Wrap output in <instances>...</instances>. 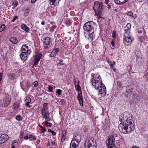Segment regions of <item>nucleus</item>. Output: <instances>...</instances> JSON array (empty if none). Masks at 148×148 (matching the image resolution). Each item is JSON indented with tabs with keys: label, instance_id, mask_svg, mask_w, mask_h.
Here are the masks:
<instances>
[{
	"label": "nucleus",
	"instance_id": "12",
	"mask_svg": "<svg viewBox=\"0 0 148 148\" xmlns=\"http://www.w3.org/2000/svg\"><path fill=\"white\" fill-rule=\"evenodd\" d=\"M22 53H26L27 54H30L31 52V50L29 49L28 47L26 45H23L21 47Z\"/></svg>",
	"mask_w": 148,
	"mask_h": 148
},
{
	"label": "nucleus",
	"instance_id": "2",
	"mask_svg": "<svg viewBox=\"0 0 148 148\" xmlns=\"http://www.w3.org/2000/svg\"><path fill=\"white\" fill-rule=\"evenodd\" d=\"M103 7L104 6L101 3H100L98 1L94 2L93 9L96 14H97L98 20H99L101 18H102L101 16Z\"/></svg>",
	"mask_w": 148,
	"mask_h": 148
},
{
	"label": "nucleus",
	"instance_id": "31",
	"mask_svg": "<svg viewBox=\"0 0 148 148\" xmlns=\"http://www.w3.org/2000/svg\"><path fill=\"white\" fill-rule=\"evenodd\" d=\"M29 12V9H26L25 10L24 13V15L25 16H27Z\"/></svg>",
	"mask_w": 148,
	"mask_h": 148
},
{
	"label": "nucleus",
	"instance_id": "50",
	"mask_svg": "<svg viewBox=\"0 0 148 148\" xmlns=\"http://www.w3.org/2000/svg\"><path fill=\"white\" fill-rule=\"evenodd\" d=\"M127 15L130 16H132L133 15V13L132 12L130 11L128 12Z\"/></svg>",
	"mask_w": 148,
	"mask_h": 148
},
{
	"label": "nucleus",
	"instance_id": "22",
	"mask_svg": "<svg viewBox=\"0 0 148 148\" xmlns=\"http://www.w3.org/2000/svg\"><path fill=\"white\" fill-rule=\"evenodd\" d=\"M8 76L9 79L11 80H14L16 78V75L12 73H8Z\"/></svg>",
	"mask_w": 148,
	"mask_h": 148
},
{
	"label": "nucleus",
	"instance_id": "33",
	"mask_svg": "<svg viewBox=\"0 0 148 148\" xmlns=\"http://www.w3.org/2000/svg\"><path fill=\"white\" fill-rule=\"evenodd\" d=\"M48 112V110H46L44 109H42L41 111V113L42 114V116L45 114L46 113H47Z\"/></svg>",
	"mask_w": 148,
	"mask_h": 148
},
{
	"label": "nucleus",
	"instance_id": "13",
	"mask_svg": "<svg viewBox=\"0 0 148 148\" xmlns=\"http://www.w3.org/2000/svg\"><path fill=\"white\" fill-rule=\"evenodd\" d=\"M127 115H126L125 112L121 114L119 117V121L121 123L123 122V123L127 122V119L126 118Z\"/></svg>",
	"mask_w": 148,
	"mask_h": 148
},
{
	"label": "nucleus",
	"instance_id": "36",
	"mask_svg": "<svg viewBox=\"0 0 148 148\" xmlns=\"http://www.w3.org/2000/svg\"><path fill=\"white\" fill-rule=\"evenodd\" d=\"M48 103H45L43 106V109H44L46 110H48V108L47 107Z\"/></svg>",
	"mask_w": 148,
	"mask_h": 148
},
{
	"label": "nucleus",
	"instance_id": "60",
	"mask_svg": "<svg viewBox=\"0 0 148 148\" xmlns=\"http://www.w3.org/2000/svg\"><path fill=\"white\" fill-rule=\"evenodd\" d=\"M37 0H31V2L32 3H34Z\"/></svg>",
	"mask_w": 148,
	"mask_h": 148
},
{
	"label": "nucleus",
	"instance_id": "57",
	"mask_svg": "<svg viewBox=\"0 0 148 148\" xmlns=\"http://www.w3.org/2000/svg\"><path fill=\"white\" fill-rule=\"evenodd\" d=\"M111 43L113 47H114V44H115L114 41H112L111 42Z\"/></svg>",
	"mask_w": 148,
	"mask_h": 148
},
{
	"label": "nucleus",
	"instance_id": "42",
	"mask_svg": "<svg viewBox=\"0 0 148 148\" xmlns=\"http://www.w3.org/2000/svg\"><path fill=\"white\" fill-rule=\"evenodd\" d=\"M12 4L15 7L18 4V2L16 0H14L13 1Z\"/></svg>",
	"mask_w": 148,
	"mask_h": 148
},
{
	"label": "nucleus",
	"instance_id": "53",
	"mask_svg": "<svg viewBox=\"0 0 148 148\" xmlns=\"http://www.w3.org/2000/svg\"><path fill=\"white\" fill-rule=\"evenodd\" d=\"M18 18V17L16 16H14L13 19L11 21L12 22H14Z\"/></svg>",
	"mask_w": 148,
	"mask_h": 148
},
{
	"label": "nucleus",
	"instance_id": "45",
	"mask_svg": "<svg viewBox=\"0 0 148 148\" xmlns=\"http://www.w3.org/2000/svg\"><path fill=\"white\" fill-rule=\"evenodd\" d=\"M61 90L60 89L57 90L56 93H58V95H60L61 94Z\"/></svg>",
	"mask_w": 148,
	"mask_h": 148
},
{
	"label": "nucleus",
	"instance_id": "41",
	"mask_svg": "<svg viewBox=\"0 0 148 148\" xmlns=\"http://www.w3.org/2000/svg\"><path fill=\"white\" fill-rule=\"evenodd\" d=\"M66 24L67 26H68L71 24V22L70 20H67L66 21Z\"/></svg>",
	"mask_w": 148,
	"mask_h": 148
},
{
	"label": "nucleus",
	"instance_id": "27",
	"mask_svg": "<svg viewBox=\"0 0 148 148\" xmlns=\"http://www.w3.org/2000/svg\"><path fill=\"white\" fill-rule=\"evenodd\" d=\"M50 115L49 112L43 115V117H44L45 119L48 121H50L51 120V119L49 117Z\"/></svg>",
	"mask_w": 148,
	"mask_h": 148
},
{
	"label": "nucleus",
	"instance_id": "49",
	"mask_svg": "<svg viewBox=\"0 0 148 148\" xmlns=\"http://www.w3.org/2000/svg\"><path fill=\"white\" fill-rule=\"evenodd\" d=\"M77 98L78 100L80 99H82V95H81L80 93L79 94H78Z\"/></svg>",
	"mask_w": 148,
	"mask_h": 148
},
{
	"label": "nucleus",
	"instance_id": "24",
	"mask_svg": "<svg viewBox=\"0 0 148 148\" xmlns=\"http://www.w3.org/2000/svg\"><path fill=\"white\" fill-rule=\"evenodd\" d=\"M95 82H98L102 83L101 77L99 75L97 74L96 75V77L95 78Z\"/></svg>",
	"mask_w": 148,
	"mask_h": 148
},
{
	"label": "nucleus",
	"instance_id": "52",
	"mask_svg": "<svg viewBox=\"0 0 148 148\" xmlns=\"http://www.w3.org/2000/svg\"><path fill=\"white\" fill-rule=\"evenodd\" d=\"M79 81H78V82H77V85L76 84H75V85L76 89L77 88H79V87H80V86L79 85Z\"/></svg>",
	"mask_w": 148,
	"mask_h": 148
},
{
	"label": "nucleus",
	"instance_id": "54",
	"mask_svg": "<svg viewBox=\"0 0 148 148\" xmlns=\"http://www.w3.org/2000/svg\"><path fill=\"white\" fill-rule=\"evenodd\" d=\"M29 103L28 102H26L25 105L26 106L28 107L29 108H30L31 107V106L29 105Z\"/></svg>",
	"mask_w": 148,
	"mask_h": 148
},
{
	"label": "nucleus",
	"instance_id": "4",
	"mask_svg": "<svg viewBox=\"0 0 148 148\" xmlns=\"http://www.w3.org/2000/svg\"><path fill=\"white\" fill-rule=\"evenodd\" d=\"M115 138L113 134L110 135L106 144L108 148H117L114 144Z\"/></svg>",
	"mask_w": 148,
	"mask_h": 148
},
{
	"label": "nucleus",
	"instance_id": "34",
	"mask_svg": "<svg viewBox=\"0 0 148 148\" xmlns=\"http://www.w3.org/2000/svg\"><path fill=\"white\" fill-rule=\"evenodd\" d=\"M15 119L16 120L18 121H20L22 119V118L21 116L18 115L16 116Z\"/></svg>",
	"mask_w": 148,
	"mask_h": 148
},
{
	"label": "nucleus",
	"instance_id": "26",
	"mask_svg": "<svg viewBox=\"0 0 148 148\" xmlns=\"http://www.w3.org/2000/svg\"><path fill=\"white\" fill-rule=\"evenodd\" d=\"M21 28L26 31L27 32H28L29 31V29L24 24H22L21 26Z\"/></svg>",
	"mask_w": 148,
	"mask_h": 148
},
{
	"label": "nucleus",
	"instance_id": "59",
	"mask_svg": "<svg viewBox=\"0 0 148 148\" xmlns=\"http://www.w3.org/2000/svg\"><path fill=\"white\" fill-rule=\"evenodd\" d=\"M28 138V136H26L24 137V138L25 139H27Z\"/></svg>",
	"mask_w": 148,
	"mask_h": 148
},
{
	"label": "nucleus",
	"instance_id": "8",
	"mask_svg": "<svg viewBox=\"0 0 148 148\" xmlns=\"http://www.w3.org/2000/svg\"><path fill=\"white\" fill-rule=\"evenodd\" d=\"M118 127L121 133L125 134H129V132H128V130L125 123L123 124L122 123H121L119 125Z\"/></svg>",
	"mask_w": 148,
	"mask_h": 148
},
{
	"label": "nucleus",
	"instance_id": "37",
	"mask_svg": "<svg viewBox=\"0 0 148 148\" xmlns=\"http://www.w3.org/2000/svg\"><path fill=\"white\" fill-rule=\"evenodd\" d=\"M143 77L146 81H147L148 80V72L145 74Z\"/></svg>",
	"mask_w": 148,
	"mask_h": 148
},
{
	"label": "nucleus",
	"instance_id": "51",
	"mask_svg": "<svg viewBox=\"0 0 148 148\" xmlns=\"http://www.w3.org/2000/svg\"><path fill=\"white\" fill-rule=\"evenodd\" d=\"M133 96L135 97V98H136L137 100H139V96L138 95H136L135 94H134Z\"/></svg>",
	"mask_w": 148,
	"mask_h": 148
},
{
	"label": "nucleus",
	"instance_id": "40",
	"mask_svg": "<svg viewBox=\"0 0 148 148\" xmlns=\"http://www.w3.org/2000/svg\"><path fill=\"white\" fill-rule=\"evenodd\" d=\"M76 90H77L78 91V94H79L80 93L81 95L82 94V92L81 91V87L79 88H76Z\"/></svg>",
	"mask_w": 148,
	"mask_h": 148
},
{
	"label": "nucleus",
	"instance_id": "46",
	"mask_svg": "<svg viewBox=\"0 0 148 148\" xmlns=\"http://www.w3.org/2000/svg\"><path fill=\"white\" fill-rule=\"evenodd\" d=\"M79 101L80 104L82 106V105L83 104V98H82V99H79Z\"/></svg>",
	"mask_w": 148,
	"mask_h": 148
},
{
	"label": "nucleus",
	"instance_id": "19",
	"mask_svg": "<svg viewBox=\"0 0 148 148\" xmlns=\"http://www.w3.org/2000/svg\"><path fill=\"white\" fill-rule=\"evenodd\" d=\"M60 0H51L50 4L51 5H54L55 6L59 4V2Z\"/></svg>",
	"mask_w": 148,
	"mask_h": 148
},
{
	"label": "nucleus",
	"instance_id": "1",
	"mask_svg": "<svg viewBox=\"0 0 148 148\" xmlns=\"http://www.w3.org/2000/svg\"><path fill=\"white\" fill-rule=\"evenodd\" d=\"M95 23L92 21H88L84 24V29L85 31H87L89 33V39L91 40H93L95 36L93 35L94 27Z\"/></svg>",
	"mask_w": 148,
	"mask_h": 148
},
{
	"label": "nucleus",
	"instance_id": "39",
	"mask_svg": "<svg viewBox=\"0 0 148 148\" xmlns=\"http://www.w3.org/2000/svg\"><path fill=\"white\" fill-rule=\"evenodd\" d=\"M5 27L4 24L2 25L0 27V32H2L5 29Z\"/></svg>",
	"mask_w": 148,
	"mask_h": 148
},
{
	"label": "nucleus",
	"instance_id": "16",
	"mask_svg": "<svg viewBox=\"0 0 148 148\" xmlns=\"http://www.w3.org/2000/svg\"><path fill=\"white\" fill-rule=\"evenodd\" d=\"M59 51V50L58 48H56L54 49L50 54V56L51 57H53L55 56L58 54V52Z\"/></svg>",
	"mask_w": 148,
	"mask_h": 148
},
{
	"label": "nucleus",
	"instance_id": "23",
	"mask_svg": "<svg viewBox=\"0 0 148 148\" xmlns=\"http://www.w3.org/2000/svg\"><path fill=\"white\" fill-rule=\"evenodd\" d=\"M13 107L15 110H19L20 109L19 104L16 102L14 103Z\"/></svg>",
	"mask_w": 148,
	"mask_h": 148
},
{
	"label": "nucleus",
	"instance_id": "28",
	"mask_svg": "<svg viewBox=\"0 0 148 148\" xmlns=\"http://www.w3.org/2000/svg\"><path fill=\"white\" fill-rule=\"evenodd\" d=\"M101 84V86H100L99 87H100L101 88H102V89H103V91L104 92L103 93V92L102 93L103 94V95H106V87L105 85L102 83Z\"/></svg>",
	"mask_w": 148,
	"mask_h": 148
},
{
	"label": "nucleus",
	"instance_id": "3",
	"mask_svg": "<svg viewBox=\"0 0 148 148\" xmlns=\"http://www.w3.org/2000/svg\"><path fill=\"white\" fill-rule=\"evenodd\" d=\"M84 145L85 148H96V140L93 137H90L86 140Z\"/></svg>",
	"mask_w": 148,
	"mask_h": 148
},
{
	"label": "nucleus",
	"instance_id": "30",
	"mask_svg": "<svg viewBox=\"0 0 148 148\" xmlns=\"http://www.w3.org/2000/svg\"><path fill=\"white\" fill-rule=\"evenodd\" d=\"M124 37L128 36L129 34V30H126V29H125L124 30Z\"/></svg>",
	"mask_w": 148,
	"mask_h": 148
},
{
	"label": "nucleus",
	"instance_id": "64",
	"mask_svg": "<svg viewBox=\"0 0 148 148\" xmlns=\"http://www.w3.org/2000/svg\"><path fill=\"white\" fill-rule=\"evenodd\" d=\"M51 143L52 145H54L55 144V143L54 142H53L52 141H51Z\"/></svg>",
	"mask_w": 148,
	"mask_h": 148
},
{
	"label": "nucleus",
	"instance_id": "47",
	"mask_svg": "<svg viewBox=\"0 0 148 148\" xmlns=\"http://www.w3.org/2000/svg\"><path fill=\"white\" fill-rule=\"evenodd\" d=\"M41 131H42V133H44L46 131V129L44 127H41Z\"/></svg>",
	"mask_w": 148,
	"mask_h": 148
},
{
	"label": "nucleus",
	"instance_id": "44",
	"mask_svg": "<svg viewBox=\"0 0 148 148\" xmlns=\"http://www.w3.org/2000/svg\"><path fill=\"white\" fill-rule=\"evenodd\" d=\"M48 89L50 92H52L53 90V87L49 85Z\"/></svg>",
	"mask_w": 148,
	"mask_h": 148
},
{
	"label": "nucleus",
	"instance_id": "10",
	"mask_svg": "<svg viewBox=\"0 0 148 148\" xmlns=\"http://www.w3.org/2000/svg\"><path fill=\"white\" fill-rule=\"evenodd\" d=\"M133 39L130 36H127L124 37L123 42L125 45L128 46L132 43Z\"/></svg>",
	"mask_w": 148,
	"mask_h": 148
},
{
	"label": "nucleus",
	"instance_id": "61",
	"mask_svg": "<svg viewBox=\"0 0 148 148\" xmlns=\"http://www.w3.org/2000/svg\"><path fill=\"white\" fill-rule=\"evenodd\" d=\"M45 21H42V22H41V24L43 25H44L45 24Z\"/></svg>",
	"mask_w": 148,
	"mask_h": 148
},
{
	"label": "nucleus",
	"instance_id": "38",
	"mask_svg": "<svg viewBox=\"0 0 148 148\" xmlns=\"http://www.w3.org/2000/svg\"><path fill=\"white\" fill-rule=\"evenodd\" d=\"M31 101V99L29 97H26V99L25 101V102L30 103Z\"/></svg>",
	"mask_w": 148,
	"mask_h": 148
},
{
	"label": "nucleus",
	"instance_id": "58",
	"mask_svg": "<svg viewBox=\"0 0 148 148\" xmlns=\"http://www.w3.org/2000/svg\"><path fill=\"white\" fill-rule=\"evenodd\" d=\"M64 64L63 63H61L60 62H58L57 64V66H60V65H63Z\"/></svg>",
	"mask_w": 148,
	"mask_h": 148
},
{
	"label": "nucleus",
	"instance_id": "18",
	"mask_svg": "<svg viewBox=\"0 0 148 148\" xmlns=\"http://www.w3.org/2000/svg\"><path fill=\"white\" fill-rule=\"evenodd\" d=\"M79 144V142L75 140H72L71 142L70 145H72V147L73 148H76L78 146Z\"/></svg>",
	"mask_w": 148,
	"mask_h": 148
},
{
	"label": "nucleus",
	"instance_id": "55",
	"mask_svg": "<svg viewBox=\"0 0 148 148\" xmlns=\"http://www.w3.org/2000/svg\"><path fill=\"white\" fill-rule=\"evenodd\" d=\"M52 125V124L51 123H47V126L48 127H51Z\"/></svg>",
	"mask_w": 148,
	"mask_h": 148
},
{
	"label": "nucleus",
	"instance_id": "25",
	"mask_svg": "<svg viewBox=\"0 0 148 148\" xmlns=\"http://www.w3.org/2000/svg\"><path fill=\"white\" fill-rule=\"evenodd\" d=\"M125 113L126 115H127L126 116V118L127 119V122L128 121H130L131 120H132L131 119L132 116V115L127 112H125Z\"/></svg>",
	"mask_w": 148,
	"mask_h": 148
},
{
	"label": "nucleus",
	"instance_id": "63",
	"mask_svg": "<svg viewBox=\"0 0 148 148\" xmlns=\"http://www.w3.org/2000/svg\"><path fill=\"white\" fill-rule=\"evenodd\" d=\"M32 137H33V136L32 135H29V136H28V138H32Z\"/></svg>",
	"mask_w": 148,
	"mask_h": 148
},
{
	"label": "nucleus",
	"instance_id": "15",
	"mask_svg": "<svg viewBox=\"0 0 148 148\" xmlns=\"http://www.w3.org/2000/svg\"><path fill=\"white\" fill-rule=\"evenodd\" d=\"M29 54H27L26 53H22L20 55V58L23 61H25L27 58V55H28Z\"/></svg>",
	"mask_w": 148,
	"mask_h": 148
},
{
	"label": "nucleus",
	"instance_id": "9",
	"mask_svg": "<svg viewBox=\"0 0 148 148\" xmlns=\"http://www.w3.org/2000/svg\"><path fill=\"white\" fill-rule=\"evenodd\" d=\"M8 136L5 134H0V145L3 143L8 140Z\"/></svg>",
	"mask_w": 148,
	"mask_h": 148
},
{
	"label": "nucleus",
	"instance_id": "43",
	"mask_svg": "<svg viewBox=\"0 0 148 148\" xmlns=\"http://www.w3.org/2000/svg\"><path fill=\"white\" fill-rule=\"evenodd\" d=\"M116 32L114 30L112 32V37L113 38H115L116 37Z\"/></svg>",
	"mask_w": 148,
	"mask_h": 148
},
{
	"label": "nucleus",
	"instance_id": "17",
	"mask_svg": "<svg viewBox=\"0 0 148 148\" xmlns=\"http://www.w3.org/2000/svg\"><path fill=\"white\" fill-rule=\"evenodd\" d=\"M66 135V132L65 130H63L62 133V137L61 140V141L62 143H63L65 140Z\"/></svg>",
	"mask_w": 148,
	"mask_h": 148
},
{
	"label": "nucleus",
	"instance_id": "5",
	"mask_svg": "<svg viewBox=\"0 0 148 148\" xmlns=\"http://www.w3.org/2000/svg\"><path fill=\"white\" fill-rule=\"evenodd\" d=\"M125 123L128 130V132H129V133H130L131 132L134 130L135 126L133 120L128 121Z\"/></svg>",
	"mask_w": 148,
	"mask_h": 148
},
{
	"label": "nucleus",
	"instance_id": "62",
	"mask_svg": "<svg viewBox=\"0 0 148 148\" xmlns=\"http://www.w3.org/2000/svg\"><path fill=\"white\" fill-rule=\"evenodd\" d=\"M48 121H47V120L46 121H45L44 122V123H45V124H46L47 125V123H49V122H48Z\"/></svg>",
	"mask_w": 148,
	"mask_h": 148
},
{
	"label": "nucleus",
	"instance_id": "48",
	"mask_svg": "<svg viewBox=\"0 0 148 148\" xmlns=\"http://www.w3.org/2000/svg\"><path fill=\"white\" fill-rule=\"evenodd\" d=\"M34 87H36L38 85V82L37 81L34 82Z\"/></svg>",
	"mask_w": 148,
	"mask_h": 148
},
{
	"label": "nucleus",
	"instance_id": "14",
	"mask_svg": "<svg viewBox=\"0 0 148 148\" xmlns=\"http://www.w3.org/2000/svg\"><path fill=\"white\" fill-rule=\"evenodd\" d=\"M42 56V54L38 53H36V55L34 56V64H36L38 63L41 58Z\"/></svg>",
	"mask_w": 148,
	"mask_h": 148
},
{
	"label": "nucleus",
	"instance_id": "32",
	"mask_svg": "<svg viewBox=\"0 0 148 148\" xmlns=\"http://www.w3.org/2000/svg\"><path fill=\"white\" fill-rule=\"evenodd\" d=\"M131 27V24L130 23H127L126 26L125 27H124V29H125L126 30H129L130 29Z\"/></svg>",
	"mask_w": 148,
	"mask_h": 148
},
{
	"label": "nucleus",
	"instance_id": "35",
	"mask_svg": "<svg viewBox=\"0 0 148 148\" xmlns=\"http://www.w3.org/2000/svg\"><path fill=\"white\" fill-rule=\"evenodd\" d=\"M103 89L102 88H101L99 90V93H98V95H101L103 96H105L106 95H103V94L102 93L104 92L103 91Z\"/></svg>",
	"mask_w": 148,
	"mask_h": 148
},
{
	"label": "nucleus",
	"instance_id": "11",
	"mask_svg": "<svg viewBox=\"0 0 148 148\" xmlns=\"http://www.w3.org/2000/svg\"><path fill=\"white\" fill-rule=\"evenodd\" d=\"M90 83L92 85L94 86L96 89H99L100 86H101V83L95 82L94 77H93L90 79Z\"/></svg>",
	"mask_w": 148,
	"mask_h": 148
},
{
	"label": "nucleus",
	"instance_id": "20",
	"mask_svg": "<svg viewBox=\"0 0 148 148\" xmlns=\"http://www.w3.org/2000/svg\"><path fill=\"white\" fill-rule=\"evenodd\" d=\"M128 0H114V1L116 4L121 5L125 3Z\"/></svg>",
	"mask_w": 148,
	"mask_h": 148
},
{
	"label": "nucleus",
	"instance_id": "7",
	"mask_svg": "<svg viewBox=\"0 0 148 148\" xmlns=\"http://www.w3.org/2000/svg\"><path fill=\"white\" fill-rule=\"evenodd\" d=\"M43 42L45 46H44L46 49H51V38L49 37L45 38Z\"/></svg>",
	"mask_w": 148,
	"mask_h": 148
},
{
	"label": "nucleus",
	"instance_id": "6",
	"mask_svg": "<svg viewBox=\"0 0 148 148\" xmlns=\"http://www.w3.org/2000/svg\"><path fill=\"white\" fill-rule=\"evenodd\" d=\"M10 100L9 97L5 96L2 99L0 100V104L3 107H6L10 103Z\"/></svg>",
	"mask_w": 148,
	"mask_h": 148
},
{
	"label": "nucleus",
	"instance_id": "21",
	"mask_svg": "<svg viewBox=\"0 0 148 148\" xmlns=\"http://www.w3.org/2000/svg\"><path fill=\"white\" fill-rule=\"evenodd\" d=\"M73 138V140L79 142L81 140V137L80 135L76 134L74 135Z\"/></svg>",
	"mask_w": 148,
	"mask_h": 148
},
{
	"label": "nucleus",
	"instance_id": "56",
	"mask_svg": "<svg viewBox=\"0 0 148 148\" xmlns=\"http://www.w3.org/2000/svg\"><path fill=\"white\" fill-rule=\"evenodd\" d=\"M52 134V135L53 136H55L56 135V133L55 132L53 131V130L51 132Z\"/></svg>",
	"mask_w": 148,
	"mask_h": 148
},
{
	"label": "nucleus",
	"instance_id": "29",
	"mask_svg": "<svg viewBox=\"0 0 148 148\" xmlns=\"http://www.w3.org/2000/svg\"><path fill=\"white\" fill-rule=\"evenodd\" d=\"M10 40L11 42L14 44H16L18 41L17 38L14 37H11L10 39Z\"/></svg>",
	"mask_w": 148,
	"mask_h": 148
}]
</instances>
